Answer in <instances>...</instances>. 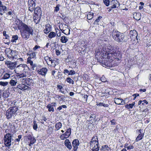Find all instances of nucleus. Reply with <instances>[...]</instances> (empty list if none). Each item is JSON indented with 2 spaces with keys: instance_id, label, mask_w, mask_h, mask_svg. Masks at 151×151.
Instances as JSON below:
<instances>
[{
  "instance_id": "nucleus-35",
  "label": "nucleus",
  "mask_w": 151,
  "mask_h": 151,
  "mask_svg": "<svg viewBox=\"0 0 151 151\" xmlns=\"http://www.w3.org/2000/svg\"><path fill=\"white\" fill-rule=\"evenodd\" d=\"M18 38V37L17 35H15L12 36V38L11 40V41L12 42L16 43L17 40Z\"/></svg>"
},
{
  "instance_id": "nucleus-29",
  "label": "nucleus",
  "mask_w": 151,
  "mask_h": 151,
  "mask_svg": "<svg viewBox=\"0 0 151 151\" xmlns=\"http://www.w3.org/2000/svg\"><path fill=\"white\" fill-rule=\"evenodd\" d=\"M71 133V129L69 128L68 129L66 132L63 134L65 136L67 137L68 138L69 137Z\"/></svg>"
},
{
  "instance_id": "nucleus-36",
  "label": "nucleus",
  "mask_w": 151,
  "mask_h": 151,
  "mask_svg": "<svg viewBox=\"0 0 151 151\" xmlns=\"http://www.w3.org/2000/svg\"><path fill=\"white\" fill-rule=\"evenodd\" d=\"M60 28L62 31V32L65 35H69L70 34V29H67V30L68 31V33L65 32V31H66V29H61L60 27Z\"/></svg>"
},
{
  "instance_id": "nucleus-50",
  "label": "nucleus",
  "mask_w": 151,
  "mask_h": 151,
  "mask_svg": "<svg viewBox=\"0 0 151 151\" xmlns=\"http://www.w3.org/2000/svg\"><path fill=\"white\" fill-rule=\"evenodd\" d=\"M62 108H67V106L65 105H62L58 107L57 108V109L59 111H60L62 109Z\"/></svg>"
},
{
  "instance_id": "nucleus-58",
  "label": "nucleus",
  "mask_w": 151,
  "mask_h": 151,
  "mask_svg": "<svg viewBox=\"0 0 151 151\" xmlns=\"http://www.w3.org/2000/svg\"><path fill=\"white\" fill-rule=\"evenodd\" d=\"M80 77L81 76H79ZM81 78H82L83 79L85 80L86 81H87L88 80V78L87 77H88V76H86H86H81Z\"/></svg>"
},
{
  "instance_id": "nucleus-37",
  "label": "nucleus",
  "mask_w": 151,
  "mask_h": 151,
  "mask_svg": "<svg viewBox=\"0 0 151 151\" xmlns=\"http://www.w3.org/2000/svg\"><path fill=\"white\" fill-rule=\"evenodd\" d=\"M93 13H91V12L88 13V14H87V19L89 20L91 19L93 17Z\"/></svg>"
},
{
  "instance_id": "nucleus-55",
  "label": "nucleus",
  "mask_w": 151,
  "mask_h": 151,
  "mask_svg": "<svg viewBox=\"0 0 151 151\" xmlns=\"http://www.w3.org/2000/svg\"><path fill=\"white\" fill-rule=\"evenodd\" d=\"M125 107L128 109H129L132 108V105H131V104H126L125 106Z\"/></svg>"
},
{
  "instance_id": "nucleus-15",
  "label": "nucleus",
  "mask_w": 151,
  "mask_h": 151,
  "mask_svg": "<svg viewBox=\"0 0 151 151\" xmlns=\"http://www.w3.org/2000/svg\"><path fill=\"white\" fill-rule=\"evenodd\" d=\"M47 69L45 68H43L37 71V72L40 75L44 76L46 74Z\"/></svg>"
},
{
  "instance_id": "nucleus-31",
  "label": "nucleus",
  "mask_w": 151,
  "mask_h": 151,
  "mask_svg": "<svg viewBox=\"0 0 151 151\" xmlns=\"http://www.w3.org/2000/svg\"><path fill=\"white\" fill-rule=\"evenodd\" d=\"M62 127V124L60 122L57 123L55 124V130H59Z\"/></svg>"
},
{
  "instance_id": "nucleus-10",
  "label": "nucleus",
  "mask_w": 151,
  "mask_h": 151,
  "mask_svg": "<svg viewBox=\"0 0 151 151\" xmlns=\"http://www.w3.org/2000/svg\"><path fill=\"white\" fill-rule=\"evenodd\" d=\"M114 101L116 104L118 105H124L125 104L124 100L120 98H115L114 99Z\"/></svg>"
},
{
  "instance_id": "nucleus-38",
  "label": "nucleus",
  "mask_w": 151,
  "mask_h": 151,
  "mask_svg": "<svg viewBox=\"0 0 151 151\" xmlns=\"http://www.w3.org/2000/svg\"><path fill=\"white\" fill-rule=\"evenodd\" d=\"M9 96V93L6 91H4L2 94V96L5 98H7Z\"/></svg>"
},
{
  "instance_id": "nucleus-21",
  "label": "nucleus",
  "mask_w": 151,
  "mask_h": 151,
  "mask_svg": "<svg viewBox=\"0 0 151 151\" xmlns=\"http://www.w3.org/2000/svg\"><path fill=\"white\" fill-rule=\"evenodd\" d=\"M6 10V8L5 6L1 5L0 6V14L1 15H3L5 11Z\"/></svg>"
},
{
  "instance_id": "nucleus-8",
  "label": "nucleus",
  "mask_w": 151,
  "mask_h": 151,
  "mask_svg": "<svg viewBox=\"0 0 151 151\" xmlns=\"http://www.w3.org/2000/svg\"><path fill=\"white\" fill-rule=\"evenodd\" d=\"M72 145L73 147L74 151H76L78 148V146L79 145V140L77 139H75L73 140L72 142Z\"/></svg>"
},
{
  "instance_id": "nucleus-57",
  "label": "nucleus",
  "mask_w": 151,
  "mask_h": 151,
  "mask_svg": "<svg viewBox=\"0 0 151 151\" xmlns=\"http://www.w3.org/2000/svg\"><path fill=\"white\" fill-rule=\"evenodd\" d=\"M128 66L129 68H130L133 65V63H132L131 61H128Z\"/></svg>"
},
{
  "instance_id": "nucleus-12",
  "label": "nucleus",
  "mask_w": 151,
  "mask_h": 151,
  "mask_svg": "<svg viewBox=\"0 0 151 151\" xmlns=\"http://www.w3.org/2000/svg\"><path fill=\"white\" fill-rule=\"evenodd\" d=\"M34 13L35 14L41 16L42 11L40 7L37 6L34 9Z\"/></svg>"
},
{
  "instance_id": "nucleus-52",
  "label": "nucleus",
  "mask_w": 151,
  "mask_h": 151,
  "mask_svg": "<svg viewBox=\"0 0 151 151\" xmlns=\"http://www.w3.org/2000/svg\"><path fill=\"white\" fill-rule=\"evenodd\" d=\"M31 57H29L27 58V62L28 63H29L30 65H32L33 64V62L31 60Z\"/></svg>"
},
{
  "instance_id": "nucleus-22",
  "label": "nucleus",
  "mask_w": 151,
  "mask_h": 151,
  "mask_svg": "<svg viewBox=\"0 0 151 151\" xmlns=\"http://www.w3.org/2000/svg\"><path fill=\"white\" fill-rule=\"evenodd\" d=\"M41 17V16H40L38 15H37L36 14H35V16L33 17L34 22L36 24L38 23L40 21Z\"/></svg>"
},
{
  "instance_id": "nucleus-51",
  "label": "nucleus",
  "mask_w": 151,
  "mask_h": 151,
  "mask_svg": "<svg viewBox=\"0 0 151 151\" xmlns=\"http://www.w3.org/2000/svg\"><path fill=\"white\" fill-rule=\"evenodd\" d=\"M100 79L102 82H105L107 81L106 79L105 78V76H102V77L100 78Z\"/></svg>"
},
{
  "instance_id": "nucleus-14",
  "label": "nucleus",
  "mask_w": 151,
  "mask_h": 151,
  "mask_svg": "<svg viewBox=\"0 0 151 151\" xmlns=\"http://www.w3.org/2000/svg\"><path fill=\"white\" fill-rule=\"evenodd\" d=\"M16 52L14 51H11L9 53L7 54V56L9 58H16L17 55Z\"/></svg>"
},
{
  "instance_id": "nucleus-7",
  "label": "nucleus",
  "mask_w": 151,
  "mask_h": 151,
  "mask_svg": "<svg viewBox=\"0 0 151 151\" xmlns=\"http://www.w3.org/2000/svg\"><path fill=\"white\" fill-rule=\"evenodd\" d=\"M5 64L8 68L11 69H13L17 65V61L12 62L10 61H7L5 62Z\"/></svg>"
},
{
  "instance_id": "nucleus-3",
  "label": "nucleus",
  "mask_w": 151,
  "mask_h": 151,
  "mask_svg": "<svg viewBox=\"0 0 151 151\" xmlns=\"http://www.w3.org/2000/svg\"><path fill=\"white\" fill-rule=\"evenodd\" d=\"M111 35L113 39L118 42H125L127 41V40L124 39V34L116 30H114L112 31Z\"/></svg>"
},
{
  "instance_id": "nucleus-33",
  "label": "nucleus",
  "mask_w": 151,
  "mask_h": 151,
  "mask_svg": "<svg viewBox=\"0 0 151 151\" xmlns=\"http://www.w3.org/2000/svg\"><path fill=\"white\" fill-rule=\"evenodd\" d=\"M56 36L55 32H50L48 35V37L50 38H52L55 37Z\"/></svg>"
},
{
  "instance_id": "nucleus-56",
  "label": "nucleus",
  "mask_w": 151,
  "mask_h": 151,
  "mask_svg": "<svg viewBox=\"0 0 151 151\" xmlns=\"http://www.w3.org/2000/svg\"><path fill=\"white\" fill-rule=\"evenodd\" d=\"M40 48V46L37 45H36L33 48V50L35 51L37 49Z\"/></svg>"
},
{
  "instance_id": "nucleus-43",
  "label": "nucleus",
  "mask_w": 151,
  "mask_h": 151,
  "mask_svg": "<svg viewBox=\"0 0 151 151\" xmlns=\"http://www.w3.org/2000/svg\"><path fill=\"white\" fill-rule=\"evenodd\" d=\"M102 18V17L100 16L98 17L95 20L94 22V24H98V23L100 21V19Z\"/></svg>"
},
{
  "instance_id": "nucleus-1",
  "label": "nucleus",
  "mask_w": 151,
  "mask_h": 151,
  "mask_svg": "<svg viewBox=\"0 0 151 151\" xmlns=\"http://www.w3.org/2000/svg\"><path fill=\"white\" fill-rule=\"evenodd\" d=\"M95 57L98 60L103 58L101 63L104 67L111 68L116 65L115 59L119 60L122 58L120 51H116V48L110 45H102L101 48L95 54Z\"/></svg>"
},
{
  "instance_id": "nucleus-27",
  "label": "nucleus",
  "mask_w": 151,
  "mask_h": 151,
  "mask_svg": "<svg viewBox=\"0 0 151 151\" xmlns=\"http://www.w3.org/2000/svg\"><path fill=\"white\" fill-rule=\"evenodd\" d=\"M60 41L62 43H66L68 41V39L67 37L65 36H62L60 39Z\"/></svg>"
},
{
  "instance_id": "nucleus-46",
  "label": "nucleus",
  "mask_w": 151,
  "mask_h": 151,
  "mask_svg": "<svg viewBox=\"0 0 151 151\" xmlns=\"http://www.w3.org/2000/svg\"><path fill=\"white\" fill-rule=\"evenodd\" d=\"M103 2L105 5L108 6L109 4L110 1L109 0H103Z\"/></svg>"
},
{
  "instance_id": "nucleus-16",
  "label": "nucleus",
  "mask_w": 151,
  "mask_h": 151,
  "mask_svg": "<svg viewBox=\"0 0 151 151\" xmlns=\"http://www.w3.org/2000/svg\"><path fill=\"white\" fill-rule=\"evenodd\" d=\"M51 30V26L49 24H47L45 26V28L44 30V32L47 34Z\"/></svg>"
},
{
  "instance_id": "nucleus-62",
  "label": "nucleus",
  "mask_w": 151,
  "mask_h": 151,
  "mask_svg": "<svg viewBox=\"0 0 151 151\" xmlns=\"http://www.w3.org/2000/svg\"><path fill=\"white\" fill-rule=\"evenodd\" d=\"M96 117V115L94 114H91V115L90 118H94V121H95L97 119L95 118Z\"/></svg>"
},
{
  "instance_id": "nucleus-49",
  "label": "nucleus",
  "mask_w": 151,
  "mask_h": 151,
  "mask_svg": "<svg viewBox=\"0 0 151 151\" xmlns=\"http://www.w3.org/2000/svg\"><path fill=\"white\" fill-rule=\"evenodd\" d=\"M56 61L55 60L52 59L50 62L51 63L50 64H49V65L52 66L55 65V63H56Z\"/></svg>"
},
{
  "instance_id": "nucleus-54",
  "label": "nucleus",
  "mask_w": 151,
  "mask_h": 151,
  "mask_svg": "<svg viewBox=\"0 0 151 151\" xmlns=\"http://www.w3.org/2000/svg\"><path fill=\"white\" fill-rule=\"evenodd\" d=\"M97 143V142H92L91 141L90 142V147L91 146H94V145H96V144Z\"/></svg>"
},
{
  "instance_id": "nucleus-34",
  "label": "nucleus",
  "mask_w": 151,
  "mask_h": 151,
  "mask_svg": "<svg viewBox=\"0 0 151 151\" xmlns=\"http://www.w3.org/2000/svg\"><path fill=\"white\" fill-rule=\"evenodd\" d=\"M33 80L30 78H27L26 80H25V84H27L28 85H30L32 83Z\"/></svg>"
},
{
  "instance_id": "nucleus-64",
  "label": "nucleus",
  "mask_w": 151,
  "mask_h": 151,
  "mask_svg": "<svg viewBox=\"0 0 151 151\" xmlns=\"http://www.w3.org/2000/svg\"><path fill=\"white\" fill-rule=\"evenodd\" d=\"M56 54L57 55H59L60 54V52L58 50L56 49L55 50Z\"/></svg>"
},
{
  "instance_id": "nucleus-28",
  "label": "nucleus",
  "mask_w": 151,
  "mask_h": 151,
  "mask_svg": "<svg viewBox=\"0 0 151 151\" xmlns=\"http://www.w3.org/2000/svg\"><path fill=\"white\" fill-rule=\"evenodd\" d=\"M44 59L48 65H49V64L51 63L50 62L52 60L51 58L47 56L45 57L44 58Z\"/></svg>"
},
{
  "instance_id": "nucleus-61",
  "label": "nucleus",
  "mask_w": 151,
  "mask_h": 151,
  "mask_svg": "<svg viewBox=\"0 0 151 151\" xmlns=\"http://www.w3.org/2000/svg\"><path fill=\"white\" fill-rule=\"evenodd\" d=\"M12 128L13 129H12L11 130V132H12V133H15L16 132V131L14 130V129H15V127L14 126H12Z\"/></svg>"
},
{
  "instance_id": "nucleus-60",
  "label": "nucleus",
  "mask_w": 151,
  "mask_h": 151,
  "mask_svg": "<svg viewBox=\"0 0 151 151\" xmlns=\"http://www.w3.org/2000/svg\"><path fill=\"white\" fill-rule=\"evenodd\" d=\"M134 148V147L131 145H129L128 147L127 148V149L128 150H129L131 149H132Z\"/></svg>"
},
{
  "instance_id": "nucleus-40",
  "label": "nucleus",
  "mask_w": 151,
  "mask_h": 151,
  "mask_svg": "<svg viewBox=\"0 0 151 151\" xmlns=\"http://www.w3.org/2000/svg\"><path fill=\"white\" fill-rule=\"evenodd\" d=\"M33 128L35 130H36L37 128V124L36 121L34 120L33 122Z\"/></svg>"
},
{
  "instance_id": "nucleus-17",
  "label": "nucleus",
  "mask_w": 151,
  "mask_h": 151,
  "mask_svg": "<svg viewBox=\"0 0 151 151\" xmlns=\"http://www.w3.org/2000/svg\"><path fill=\"white\" fill-rule=\"evenodd\" d=\"M64 73L65 75H72L75 74V72L73 70H68L65 69L64 70Z\"/></svg>"
},
{
  "instance_id": "nucleus-13",
  "label": "nucleus",
  "mask_w": 151,
  "mask_h": 151,
  "mask_svg": "<svg viewBox=\"0 0 151 151\" xmlns=\"http://www.w3.org/2000/svg\"><path fill=\"white\" fill-rule=\"evenodd\" d=\"M111 3L113 4L111 6L112 8L114 9L118 8L119 6V3L117 0H113Z\"/></svg>"
},
{
  "instance_id": "nucleus-48",
  "label": "nucleus",
  "mask_w": 151,
  "mask_h": 151,
  "mask_svg": "<svg viewBox=\"0 0 151 151\" xmlns=\"http://www.w3.org/2000/svg\"><path fill=\"white\" fill-rule=\"evenodd\" d=\"M67 81L70 83H73L74 82L70 78H67Z\"/></svg>"
},
{
  "instance_id": "nucleus-24",
  "label": "nucleus",
  "mask_w": 151,
  "mask_h": 151,
  "mask_svg": "<svg viewBox=\"0 0 151 151\" xmlns=\"http://www.w3.org/2000/svg\"><path fill=\"white\" fill-rule=\"evenodd\" d=\"M109 149L110 150V148L107 145H105L101 147L100 150L101 151H108Z\"/></svg>"
},
{
  "instance_id": "nucleus-39",
  "label": "nucleus",
  "mask_w": 151,
  "mask_h": 151,
  "mask_svg": "<svg viewBox=\"0 0 151 151\" xmlns=\"http://www.w3.org/2000/svg\"><path fill=\"white\" fill-rule=\"evenodd\" d=\"M29 57H31V58H36L35 52L32 51L31 52L29 55Z\"/></svg>"
},
{
  "instance_id": "nucleus-18",
  "label": "nucleus",
  "mask_w": 151,
  "mask_h": 151,
  "mask_svg": "<svg viewBox=\"0 0 151 151\" xmlns=\"http://www.w3.org/2000/svg\"><path fill=\"white\" fill-rule=\"evenodd\" d=\"M90 148L92 151H98L99 149V143L97 142L96 145L93 146L91 147Z\"/></svg>"
},
{
  "instance_id": "nucleus-11",
  "label": "nucleus",
  "mask_w": 151,
  "mask_h": 151,
  "mask_svg": "<svg viewBox=\"0 0 151 151\" xmlns=\"http://www.w3.org/2000/svg\"><path fill=\"white\" fill-rule=\"evenodd\" d=\"M130 37L131 39H136L137 36V33L136 30H133L129 32Z\"/></svg>"
},
{
  "instance_id": "nucleus-45",
  "label": "nucleus",
  "mask_w": 151,
  "mask_h": 151,
  "mask_svg": "<svg viewBox=\"0 0 151 151\" xmlns=\"http://www.w3.org/2000/svg\"><path fill=\"white\" fill-rule=\"evenodd\" d=\"M3 35L5 37V39H9V36L7 34H6V32L5 31H4L3 32Z\"/></svg>"
},
{
  "instance_id": "nucleus-6",
  "label": "nucleus",
  "mask_w": 151,
  "mask_h": 151,
  "mask_svg": "<svg viewBox=\"0 0 151 151\" xmlns=\"http://www.w3.org/2000/svg\"><path fill=\"white\" fill-rule=\"evenodd\" d=\"M36 0H28V6L29 10L32 12L35 7Z\"/></svg>"
},
{
  "instance_id": "nucleus-2",
  "label": "nucleus",
  "mask_w": 151,
  "mask_h": 151,
  "mask_svg": "<svg viewBox=\"0 0 151 151\" xmlns=\"http://www.w3.org/2000/svg\"><path fill=\"white\" fill-rule=\"evenodd\" d=\"M14 25L15 29L19 30L22 37L25 40L28 39L30 35H32L33 34L32 28L23 22L21 21H19L18 24H14Z\"/></svg>"
},
{
  "instance_id": "nucleus-32",
  "label": "nucleus",
  "mask_w": 151,
  "mask_h": 151,
  "mask_svg": "<svg viewBox=\"0 0 151 151\" xmlns=\"http://www.w3.org/2000/svg\"><path fill=\"white\" fill-rule=\"evenodd\" d=\"M46 107L48 109V111H52L53 112L54 111V109L53 107L52 106V104H48L47 106Z\"/></svg>"
},
{
  "instance_id": "nucleus-4",
  "label": "nucleus",
  "mask_w": 151,
  "mask_h": 151,
  "mask_svg": "<svg viewBox=\"0 0 151 151\" xmlns=\"http://www.w3.org/2000/svg\"><path fill=\"white\" fill-rule=\"evenodd\" d=\"M18 109V108L16 106L10 107L6 111V115L7 119H9L15 114Z\"/></svg>"
},
{
  "instance_id": "nucleus-42",
  "label": "nucleus",
  "mask_w": 151,
  "mask_h": 151,
  "mask_svg": "<svg viewBox=\"0 0 151 151\" xmlns=\"http://www.w3.org/2000/svg\"><path fill=\"white\" fill-rule=\"evenodd\" d=\"M8 84V82H4L0 81V85L3 86H7Z\"/></svg>"
},
{
  "instance_id": "nucleus-20",
  "label": "nucleus",
  "mask_w": 151,
  "mask_h": 151,
  "mask_svg": "<svg viewBox=\"0 0 151 151\" xmlns=\"http://www.w3.org/2000/svg\"><path fill=\"white\" fill-rule=\"evenodd\" d=\"M17 88L22 90L27 89L28 88V86L24 84H22L17 86Z\"/></svg>"
},
{
  "instance_id": "nucleus-47",
  "label": "nucleus",
  "mask_w": 151,
  "mask_h": 151,
  "mask_svg": "<svg viewBox=\"0 0 151 151\" xmlns=\"http://www.w3.org/2000/svg\"><path fill=\"white\" fill-rule=\"evenodd\" d=\"M58 73V75H60V73L57 70H53L52 72V75H54L55 74L56 75V74L55 73Z\"/></svg>"
},
{
  "instance_id": "nucleus-53",
  "label": "nucleus",
  "mask_w": 151,
  "mask_h": 151,
  "mask_svg": "<svg viewBox=\"0 0 151 151\" xmlns=\"http://www.w3.org/2000/svg\"><path fill=\"white\" fill-rule=\"evenodd\" d=\"M60 139L62 140H64L68 138L66 137H65V135H64V134H63L60 136Z\"/></svg>"
},
{
  "instance_id": "nucleus-30",
  "label": "nucleus",
  "mask_w": 151,
  "mask_h": 151,
  "mask_svg": "<svg viewBox=\"0 0 151 151\" xmlns=\"http://www.w3.org/2000/svg\"><path fill=\"white\" fill-rule=\"evenodd\" d=\"M138 131L140 133V134L137 136V137L135 139V141L136 142H138L140 140L142 139V138L143 136L142 135V134L141 133L140 130H139Z\"/></svg>"
},
{
  "instance_id": "nucleus-23",
  "label": "nucleus",
  "mask_w": 151,
  "mask_h": 151,
  "mask_svg": "<svg viewBox=\"0 0 151 151\" xmlns=\"http://www.w3.org/2000/svg\"><path fill=\"white\" fill-rule=\"evenodd\" d=\"M17 82V78L14 77L12 79H11L10 82L9 83L10 84L11 86H15L16 85V83Z\"/></svg>"
},
{
  "instance_id": "nucleus-26",
  "label": "nucleus",
  "mask_w": 151,
  "mask_h": 151,
  "mask_svg": "<svg viewBox=\"0 0 151 151\" xmlns=\"http://www.w3.org/2000/svg\"><path fill=\"white\" fill-rule=\"evenodd\" d=\"M141 14L140 13H135L134 14V18L137 20L140 19Z\"/></svg>"
},
{
  "instance_id": "nucleus-9",
  "label": "nucleus",
  "mask_w": 151,
  "mask_h": 151,
  "mask_svg": "<svg viewBox=\"0 0 151 151\" xmlns=\"http://www.w3.org/2000/svg\"><path fill=\"white\" fill-rule=\"evenodd\" d=\"M26 138L30 142V143L29 145L30 146H31L32 145L34 144L36 141V139L31 135H29L28 136H27Z\"/></svg>"
},
{
  "instance_id": "nucleus-5",
  "label": "nucleus",
  "mask_w": 151,
  "mask_h": 151,
  "mask_svg": "<svg viewBox=\"0 0 151 151\" xmlns=\"http://www.w3.org/2000/svg\"><path fill=\"white\" fill-rule=\"evenodd\" d=\"M12 135L11 134L7 133L4 135L3 138L4 143L6 147H9L11 145Z\"/></svg>"
},
{
  "instance_id": "nucleus-59",
  "label": "nucleus",
  "mask_w": 151,
  "mask_h": 151,
  "mask_svg": "<svg viewBox=\"0 0 151 151\" xmlns=\"http://www.w3.org/2000/svg\"><path fill=\"white\" fill-rule=\"evenodd\" d=\"M25 65L21 64L18 65L17 67V68H19V67H22V68H24V67H25Z\"/></svg>"
},
{
  "instance_id": "nucleus-25",
  "label": "nucleus",
  "mask_w": 151,
  "mask_h": 151,
  "mask_svg": "<svg viewBox=\"0 0 151 151\" xmlns=\"http://www.w3.org/2000/svg\"><path fill=\"white\" fill-rule=\"evenodd\" d=\"M18 77V76H17ZM19 77L18 78V80H20L22 82V83L25 84V80H26V76H19Z\"/></svg>"
},
{
  "instance_id": "nucleus-44",
  "label": "nucleus",
  "mask_w": 151,
  "mask_h": 151,
  "mask_svg": "<svg viewBox=\"0 0 151 151\" xmlns=\"http://www.w3.org/2000/svg\"><path fill=\"white\" fill-rule=\"evenodd\" d=\"M60 5L59 4H57L56 6L55 7V9L54 10V12H57L59 10L60 8L59 7Z\"/></svg>"
},
{
  "instance_id": "nucleus-41",
  "label": "nucleus",
  "mask_w": 151,
  "mask_h": 151,
  "mask_svg": "<svg viewBox=\"0 0 151 151\" xmlns=\"http://www.w3.org/2000/svg\"><path fill=\"white\" fill-rule=\"evenodd\" d=\"M91 141L96 142H99L97 136H93Z\"/></svg>"
},
{
  "instance_id": "nucleus-19",
  "label": "nucleus",
  "mask_w": 151,
  "mask_h": 151,
  "mask_svg": "<svg viewBox=\"0 0 151 151\" xmlns=\"http://www.w3.org/2000/svg\"><path fill=\"white\" fill-rule=\"evenodd\" d=\"M65 145L67 147L69 150H70L72 148V146L71 143L70 142L68 139H66L64 142Z\"/></svg>"
},
{
  "instance_id": "nucleus-63",
  "label": "nucleus",
  "mask_w": 151,
  "mask_h": 151,
  "mask_svg": "<svg viewBox=\"0 0 151 151\" xmlns=\"http://www.w3.org/2000/svg\"><path fill=\"white\" fill-rule=\"evenodd\" d=\"M142 105H145V104H148V102L146 100H144L142 101Z\"/></svg>"
}]
</instances>
